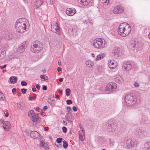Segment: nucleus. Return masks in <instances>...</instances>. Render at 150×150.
<instances>
[{
	"mask_svg": "<svg viewBox=\"0 0 150 150\" xmlns=\"http://www.w3.org/2000/svg\"><path fill=\"white\" fill-rule=\"evenodd\" d=\"M131 29L130 26L128 24L126 23H123L119 25L118 32L122 36L125 37L130 33Z\"/></svg>",
	"mask_w": 150,
	"mask_h": 150,
	"instance_id": "nucleus-1",
	"label": "nucleus"
},
{
	"mask_svg": "<svg viewBox=\"0 0 150 150\" xmlns=\"http://www.w3.org/2000/svg\"><path fill=\"white\" fill-rule=\"evenodd\" d=\"M117 125L118 124L115 122V119H111L105 123L104 128L108 131L113 132L116 129Z\"/></svg>",
	"mask_w": 150,
	"mask_h": 150,
	"instance_id": "nucleus-2",
	"label": "nucleus"
},
{
	"mask_svg": "<svg viewBox=\"0 0 150 150\" xmlns=\"http://www.w3.org/2000/svg\"><path fill=\"white\" fill-rule=\"evenodd\" d=\"M43 47L41 42L38 41H35L31 43L30 50L32 52L38 53L42 50Z\"/></svg>",
	"mask_w": 150,
	"mask_h": 150,
	"instance_id": "nucleus-3",
	"label": "nucleus"
},
{
	"mask_svg": "<svg viewBox=\"0 0 150 150\" xmlns=\"http://www.w3.org/2000/svg\"><path fill=\"white\" fill-rule=\"evenodd\" d=\"M136 97L131 94H128L125 96V100L126 104L129 106L134 104L136 102Z\"/></svg>",
	"mask_w": 150,
	"mask_h": 150,
	"instance_id": "nucleus-4",
	"label": "nucleus"
},
{
	"mask_svg": "<svg viewBox=\"0 0 150 150\" xmlns=\"http://www.w3.org/2000/svg\"><path fill=\"white\" fill-rule=\"evenodd\" d=\"M105 40L103 39L98 38L94 40L93 45L94 47L97 49L103 48L105 45Z\"/></svg>",
	"mask_w": 150,
	"mask_h": 150,
	"instance_id": "nucleus-5",
	"label": "nucleus"
},
{
	"mask_svg": "<svg viewBox=\"0 0 150 150\" xmlns=\"http://www.w3.org/2000/svg\"><path fill=\"white\" fill-rule=\"evenodd\" d=\"M15 27L17 32L23 33L25 32L26 29V25L23 23H16V22Z\"/></svg>",
	"mask_w": 150,
	"mask_h": 150,
	"instance_id": "nucleus-6",
	"label": "nucleus"
},
{
	"mask_svg": "<svg viewBox=\"0 0 150 150\" xmlns=\"http://www.w3.org/2000/svg\"><path fill=\"white\" fill-rule=\"evenodd\" d=\"M134 134L138 137H142L146 135V132L142 129L137 128L134 132Z\"/></svg>",
	"mask_w": 150,
	"mask_h": 150,
	"instance_id": "nucleus-7",
	"label": "nucleus"
},
{
	"mask_svg": "<svg viewBox=\"0 0 150 150\" xmlns=\"http://www.w3.org/2000/svg\"><path fill=\"white\" fill-rule=\"evenodd\" d=\"M117 87V84L114 82L109 83L106 86L105 90L108 91H113L115 90Z\"/></svg>",
	"mask_w": 150,
	"mask_h": 150,
	"instance_id": "nucleus-8",
	"label": "nucleus"
},
{
	"mask_svg": "<svg viewBox=\"0 0 150 150\" xmlns=\"http://www.w3.org/2000/svg\"><path fill=\"white\" fill-rule=\"evenodd\" d=\"M125 146L126 148L129 149L132 147H136V145L134 142L132 140L129 139L125 141Z\"/></svg>",
	"mask_w": 150,
	"mask_h": 150,
	"instance_id": "nucleus-9",
	"label": "nucleus"
},
{
	"mask_svg": "<svg viewBox=\"0 0 150 150\" xmlns=\"http://www.w3.org/2000/svg\"><path fill=\"white\" fill-rule=\"evenodd\" d=\"M27 45V44L26 42H23L21 44V45L18 49L17 52L18 54H21L23 52L25 51Z\"/></svg>",
	"mask_w": 150,
	"mask_h": 150,
	"instance_id": "nucleus-10",
	"label": "nucleus"
},
{
	"mask_svg": "<svg viewBox=\"0 0 150 150\" xmlns=\"http://www.w3.org/2000/svg\"><path fill=\"white\" fill-rule=\"evenodd\" d=\"M76 12V10L74 8H68L66 11V13L70 16H73Z\"/></svg>",
	"mask_w": 150,
	"mask_h": 150,
	"instance_id": "nucleus-11",
	"label": "nucleus"
},
{
	"mask_svg": "<svg viewBox=\"0 0 150 150\" xmlns=\"http://www.w3.org/2000/svg\"><path fill=\"white\" fill-rule=\"evenodd\" d=\"M123 11V7L121 6L118 5L114 8L113 12L115 13H121Z\"/></svg>",
	"mask_w": 150,
	"mask_h": 150,
	"instance_id": "nucleus-12",
	"label": "nucleus"
},
{
	"mask_svg": "<svg viewBox=\"0 0 150 150\" xmlns=\"http://www.w3.org/2000/svg\"><path fill=\"white\" fill-rule=\"evenodd\" d=\"M112 52L114 55L116 57H118L122 53L120 49L117 47L114 48L113 49Z\"/></svg>",
	"mask_w": 150,
	"mask_h": 150,
	"instance_id": "nucleus-13",
	"label": "nucleus"
},
{
	"mask_svg": "<svg viewBox=\"0 0 150 150\" xmlns=\"http://www.w3.org/2000/svg\"><path fill=\"white\" fill-rule=\"evenodd\" d=\"M40 135L39 133L35 131H33L30 133V137L35 139H37L40 137Z\"/></svg>",
	"mask_w": 150,
	"mask_h": 150,
	"instance_id": "nucleus-14",
	"label": "nucleus"
},
{
	"mask_svg": "<svg viewBox=\"0 0 150 150\" xmlns=\"http://www.w3.org/2000/svg\"><path fill=\"white\" fill-rule=\"evenodd\" d=\"M11 127L9 122L8 121L4 122L3 124V127L5 130H8Z\"/></svg>",
	"mask_w": 150,
	"mask_h": 150,
	"instance_id": "nucleus-15",
	"label": "nucleus"
},
{
	"mask_svg": "<svg viewBox=\"0 0 150 150\" xmlns=\"http://www.w3.org/2000/svg\"><path fill=\"white\" fill-rule=\"evenodd\" d=\"M132 68V65L129 64H124L122 65V68L127 71H130Z\"/></svg>",
	"mask_w": 150,
	"mask_h": 150,
	"instance_id": "nucleus-16",
	"label": "nucleus"
},
{
	"mask_svg": "<svg viewBox=\"0 0 150 150\" xmlns=\"http://www.w3.org/2000/svg\"><path fill=\"white\" fill-rule=\"evenodd\" d=\"M115 61L114 60H110L108 63V65L109 67L112 69H114L116 66V63H115Z\"/></svg>",
	"mask_w": 150,
	"mask_h": 150,
	"instance_id": "nucleus-17",
	"label": "nucleus"
},
{
	"mask_svg": "<svg viewBox=\"0 0 150 150\" xmlns=\"http://www.w3.org/2000/svg\"><path fill=\"white\" fill-rule=\"evenodd\" d=\"M88 0H77V2L82 5L85 6L88 5Z\"/></svg>",
	"mask_w": 150,
	"mask_h": 150,
	"instance_id": "nucleus-18",
	"label": "nucleus"
},
{
	"mask_svg": "<svg viewBox=\"0 0 150 150\" xmlns=\"http://www.w3.org/2000/svg\"><path fill=\"white\" fill-rule=\"evenodd\" d=\"M97 141L100 144H102L105 142V140L103 137H98L96 138Z\"/></svg>",
	"mask_w": 150,
	"mask_h": 150,
	"instance_id": "nucleus-19",
	"label": "nucleus"
},
{
	"mask_svg": "<svg viewBox=\"0 0 150 150\" xmlns=\"http://www.w3.org/2000/svg\"><path fill=\"white\" fill-rule=\"evenodd\" d=\"M17 106L18 108L20 109L23 110L25 108V104L21 102L17 103Z\"/></svg>",
	"mask_w": 150,
	"mask_h": 150,
	"instance_id": "nucleus-20",
	"label": "nucleus"
},
{
	"mask_svg": "<svg viewBox=\"0 0 150 150\" xmlns=\"http://www.w3.org/2000/svg\"><path fill=\"white\" fill-rule=\"evenodd\" d=\"M4 37L6 40H9L12 38L13 36L12 34L7 33L4 35Z\"/></svg>",
	"mask_w": 150,
	"mask_h": 150,
	"instance_id": "nucleus-21",
	"label": "nucleus"
},
{
	"mask_svg": "<svg viewBox=\"0 0 150 150\" xmlns=\"http://www.w3.org/2000/svg\"><path fill=\"white\" fill-rule=\"evenodd\" d=\"M31 120L33 122H37L39 119V116L37 114H35L32 116V117H30Z\"/></svg>",
	"mask_w": 150,
	"mask_h": 150,
	"instance_id": "nucleus-22",
	"label": "nucleus"
},
{
	"mask_svg": "<svg viewBox=\"0 0 150 150\" xmlns=\"http://www.w3.org/2000/svg\"><path fill=\"white\" fill-rule=\"evenodd\" d=\"M42 3V0H37L34 3V4L37 7H39Z\"/></svg>",
	"mask_w": 150,
	"mask_h": 150,
	"instance_id": "nucleus-23",
	"label": "nucleus"
},
{
	"mask_svg": "<svg viewBox=\"0 0 150 150\" xmlns=\"http://www.w3.org/2000/svg\"><path fill=\"white\" fill-rule=\"evenodd\" d=\"M10 81L11 82L13 83H14L17 82V78L16 76H12L10 78Z\"/></svg>",
	"mask_w": 150,
	"mask_h": 150,
	"instance_id": "nucleus-24",
	"label": "nucleus"
},
{
	"mask_svg": "<svg viewBox=\"0 0 150 150\" xmlns=\"http://www.w3.org/2000/svg\"><path fill=\"white\" fill-rule=\"evenodd\" d=\"M144 145V148L145 150H150V142H146Z\"/></svg>",
	"mask_w": 150,
	"mask_h": 150,
	"instance_id": "nucleus-25",
	"label": "nucleus"
},
{
	"mask_svg": "<svg viewBox=\"0 0 150 150\" xmlns=\"http://www.w3.org/2000/svg\"><path fill=\"white\" fill-rule=\"evenodd\" d=\"M27 21H28V20L26 18H21L18 19L16 22V23H23V22H26Z\"/></svg>",
	"mask_w": 150,
	"mask_h": 150,
	"instance_id": "nucleus-26",
	"label": "nucleus"
},
{
	"mask_svg": "<svg viewBox=\"0 0 150 150\" xmlns=\"http://www.w3.org/2000/svg\"><path fill=\"white\" fill-rule=\"evenodd\" d=\"M55 26L56 27H54L55 31H54V32L57 33L60 31V28L57 23H55Z\"/></svg>",
	"mask_w": 150,
	"mask_h": 150,
	"instance_id": "nucleus-27",
	"label": "nucleus"
},
{
	"mask_svg": "<svg viewBox=\"0 0 150 150\" xmlns=\"http://www.w3.org/2000/svg\"><path fill=\"white\" fill-rule=\"evenodd\" d=\"M115 80L116 82L118 83H121L123 81L122 78L120 76H117L115 79Z\"/></svg>",
	"mask_w": 150,
	"mask_h": 150,
	"instance_id": "nucleus-28",
	"label": "nucleus"
},
{
	"mask_svg": "<svg viewBox=\"0 0 150 150\" xmlns=\"http://www.w3.org/2000/svg\"><path fill=\"white\" fill-rule=\"evenodd\" d=\"M105 57V55L103 54H100L97 56L96 60H99L103 59Z\"/></svg>",
	"mask_w": 150,
	"mask_h": 150,
	"instance_id": "nucleus-29",
	"label": "nucleus"
},
{
	"mask_svg": "<svg viewBox=\"0 0 150 150\" xmlns=\"http://www.w3.org/2000/svg\"><path fill=\"white\" fill-rule=\"evenodd\" d=\"M48 103L50 104L52 106H53L55 104L54 100H51L50 98H48L47 100Z\"/></svg>",
	"mask_w": 150,
	"mask_h": 150,
	"instance_id": "nucleus-30",
	"label": "nucleus"
},
{
	"mask_svg": "<svg viewBox=\"0 0 150 150\" xmlns=\"http://www.w3.org/2000/svg\"><path fill=\"white\" fill-rule=\"evenodd\" d=\"M34 115H35V113H34V111L33 110H30L28 112V115L30 118L32 117Z\"/></svg>",
	"mask_w": 150,
	"mask_h": 150,
	"instance_id": "nucleus-31",
	"label": "nucleus"
},
{
	"mask_svg": "<svg viewBox=\"0 0 150 150\" xmlns=\"http://www.w3.org/2000/svg\"><path fill=\"white\" fill-rule=\"evenodd\" d=\"M71 93V90L69 88H67L65 90V94L67 96L70 95Z\"/></svg>",
	"mask_w": 150,
	"mask_h": 150,
	"instance_id": "nucleus-32",
	"label": "nucleus"
},
{
	"mask_svg": "<svg viewBox=\"0 0 150 150\" xmlns=\"http://www.w3.org/2000/svg\"><path fill=\"white\" fill-rule=\"evenodd\" d=\"M92 63L91 61H88L86 62V64L87 67H90L92 66L91 64V63Z\"/></svg>",
	"mask_w": 150,
	"mask_h": 150,
	"instance_id": "nucleus-33",
	"label": "nucleus"
},
{
	"mask_svg": "<svg viewBox=\"0 0 150 150\" xmlns=\"http://www.w3.org/2000/svg\"><path fill=\"white\" fill-rule=\"evenodd\" d=\"M63 147L64 149H66L68 146V144L67 141L64 140L63 141Z\"/></svg>",
	"mask_w": 150,
	"mask_h": 150,
	"instance_id": "nucleus-34",
	"label": "nucleus"
},
{
	"mask_svg": "<svg viewBox=\"0 0 150 150\" xmlns=\"http://www.w3.org/2000/svg\"><path fill=\"white\" fill-rule=\"evenodd\" d=\"M40 77L41 79H44L45 80H47L48 79V76L44 75H41Z\"/></svg>",
	"mask_w": 150,
	"mask_h": 150,
	"instance_id": "nucleus-35",
	"label": "nucleus"
},
{
	"mask_svg": "<svg viewBox=\"0 0 150 150\" xmlns=\"http://www.w3.org/2000/svg\"><path fill=\"white\" fill-rule=\"evenodd\" d=\"M63 139L62 138H58L57 139V143L59 144L62 142Z\"/></svg>",
	"mask_w": 150,
	"mask_h": 150,
	"instance_id": "nucleus-36",
	"label": "nucleus"
},
{
	"mask_svg": "<svg viewBox=\"0 0 150 150\" xmlns=\"http://www.w3.org/2000/svg\"><path fill=\"white\" fill-rule=\"evenodd\" d=\"M33 95H34V96H33V97L29 96L28 97L29 100H31L33 99H35L36 98V95L35 94H33Z\"/></svg>",
	"mask_w": 150,
	"mask_h": 150,
	"instance_id": "nucleus-37",
	"label": "nucleus"
},
{
	"mask_svg": "<svg viewBox=\"0 0 150 150\" xmlns=\"http://www.w3.org/2000/svg\"><path fill=\"white\" fill-rule=\"evenodd\" d=\"M21 85L23 86H26L27 85V83L24 81H22L21 82Z\"/></svg>",
	"mask_w": 150,
	"mask_h": 150,
	"instance_id": "nucleus-38",
	"label": "nucleus"
},
{
	"mask_svg": "<svg viewBox=\"0 0 150 150\" xmlns=\"http://www.w3.org/2000/svg\"><path fill=\"white\" fill-rule=\"evenodd\" d=\"M0 100H4V96L3 93H0Z\"/></svg>",
	"mask_w": 150,
	"mask_h": 150,
	"instance_id": "nucleus-39",
	"label": "nucleus"
},
{
	"mask_svg": "<svg viewBox=\"0 0 150 150\" xmlns=\"http://www.w3.org/2000/svg\"><path fill=\"white\" fill-rule=\"evenodd\" d=\"M79 139L82 142L83 141V139L81 133H79Z\"/></svg>",
	"mask_w": 150,
	"mask_h": 150,
	"instance_id": "nucleus-40",
	"label": "nucleus"
},
{
	"mask_svg": "<svg viewBox=\"0 0 150 150\" xmlns=\"http://www.w3.org/2000/svg\"><path fill=\"white\" fill-rule=\"evenodd\" d=\"M27 91V90L26 88H22L21 89V91L23 94H25L26 93Z\"/></svg>",
	"mask_w": 150,
	"mask_h": 150,
	"instance_id": "nucleus-41",
	"label": "nucleus"
},
{
	"mask_svg": "<svg viewBox=\"0 0 150 150\" xmlns=\"http://www.w3.org/2000/svg\"><path fill=\"white\" fill-rule=\"evenodd\" d=\"M54 27H56L55 26V24L53 25L52 24H51V29L52 31L53 32H54V31H55Z\"/></svg>",
	"mask_w": 150,
	"mask_h": 150,
	"instance_id": "nucleus-42",
	"label": "nucleus"
},
{
	"mask_svg": "<svg viewBox=\"0 0 150 150\" xmlns=\"http://www.w3.org/2000/svg\"><path fill=\"white\" fill-rule=\"evenodd\" d=\"M70 114H71V113L69 112H68L66 114L65 116V118L67 119H68L69 118L68 116ZM67 121L69 122L70 121L69 120H68Z\"/></svg>",
	"mask_w": 150,
	"mask_h": 150,
	"instance_id": "nucleus-43",
	"label": "nucleus"
},
{
	"mask_svg": "<svg viewBox=\"0 0 150 150\" xmlns=\"http://www.w3.org/2000/svg\"><path fill=\"white\" fill-rule=\"evenodd\" d=\"M47 145L46 144H45V142H43L42 141H41L40 143V145L41 146H42L43 147H45V145Z\"/></svg>",
	"mask_w": 150,
	"mask_h": 150,
	"instance_id": "nucleus-44",
	"label": "nucleus"
},
{
	"mask_svg": "<svg viewBox=\"0 0 150 150\" xmlns=\"http://www.w3.org/2000/svg\"><path fill=\"white\" fill-rule=\"evenodd\" d=\"M66 102L68 105H70L72 103V101L70 100H66Z\"/></svg>",
	"mask_w": 150,
	"mask_h": 150,
	"instance_id": "nucleus-45",
	"label": "nucleus"
},
{
	"mask_svg": "<svg viewBox=\"0 0 150 150\" xmlns=\"http://www.w3.org/2000/svg\"><path fill=\"white\" fill-rule=\"evenodd\" d=\"M136 45L135 44V42H133L131 44V47H134Z\"/></svg>",
	"mask_w": 150,
	"mask_h": 150,
	"instance_id": "nucleus-46",
	"label": "nucleus"
},
{
	"mask_svg": "<svg viewBox=\"0 0 150 150\" xmlns=\"http://www.w3.org/2000/svg\"><path fill=\"white\" fill-rule=\"evenodd\" d=\"M63 132L65 133L67 132V128L66 127H63L62 128Z\"/></svg>",
	"mask_w": 150,
	"mask_h": 150,
	"instance_id": "nucleus-47",
	"label": "nucleus"
},
{
	"mask_svg": "<svg viewBox=\"0 0 150 150\" xmlns=\"http://www.w3.org/2000/svg\"><path fill=\"white\" fill-rule=\"evenodd\" d=\"M42 89L44 91H46L47 89V86H45V85H43L42 86Z\"/></svg>",
	"mask_w": 150,
	"mask_h": 150,
	"instance_id": "nucleus-48",
	"label": "nucleus"
},
{
	"mask_svg": "<svg viewBox=\"0 0 150 150\" xmlns=\"http://www.w3.org/2000/svg\"><path fill=\"white\" fill-rule=\"evenodd\" d=\"M67 110L68 112H69L70 111H72L71 109L70 106H67Z\"/></svg>",
	"mask_w": 150,
	"mask_h": 150,
	"instance_id": "nucleus-49",
	"label": "nucleus"
},
{
	"mask_svg": "<svg viewBox=\"0 0 150 150\" xmlns=\"http://www.w3.org/2000/svg\"><path fill=\"white\" fill-rule=\"evenodd\" d=\"M55 145L57 146L58 147V148H62V144H55Z\"/></svg>",
	"mask_w": 150,
	"mask_h": 150,
	"instance_id": "nucleus-50",
	"label": "nucleus"
},
{
	"mask_svg": "<svg viewBox=\"0 0 150 150\" xmlns=\"http://www.w3.org/2000/svg\"><path fill=\"white\" fill-rule=\"evenodd\" d=\"M134 86L135 87H137L139 86V85L138 83L135 82L134 83Z\"/></svg>",
	"mask_w": 150,
	"mask_h": 150,
	"instance_id": "nucleus-51",
	"label": "nucleus"
},
{
	"mask_svg": "<svg viewBox=\"0 0 150 150\" xmlns=\"http://www.w3.org/2000/svg\"><path fill=\"white\" fill-rule=\"evenodd\" d=\"M72 109L74 111H76L77 110V109L76 107L75 106H74L73 107Z\"/></svg>",
	"mask_w": 150,
	"mask_h": 150,
	"instance_id": "nucleus-52",
	"label": "nucleus"
},
{
	"mask_svg": "<svg viewBox=\"0 0 150 150\" xmlns=\"http://www.w3.org/2000/svg\"><path fill=\"white\" fill-rule=\"evenodd\" d=\"M105 4H108L109 2V0H103Z\"/></svg>",
	"mask_w": 150,
	"mask_h": 150,
	"instance_id": "nucleus-53",
	"label": "nucleus"
},
{
	"mask_svg": "<svg viewBox=\"0 0 150 150\" xmlns=\"http://www.w3.org/2000/svg\"><path fill=\"white\" fill-rule=\"evenodd\" d=\"M36 88L38 89L39 90L40 88V85L38 84H36Z\"/></svg>",
	"mask_w": 150,
	"mask_h": 150,
	"instance_id": "nucleus-54",
	"label": "nucleus"
},
{
	"mask_svg": "<svg viewBox=\"0 0 150 150\" xmlns=\"http://www.w3.org/2000/svg\"><path fill=\"white\" fill-rule=\"evenodd\" d=\"M44 147L45 149L48 150L49 149L48 146L47 144L46 145H45V147Z\"/></svg>",
	"mask_w": 150,
	"mask_h": 150,
	"instance_id": "nucleus-55",
	"label": "nucleus"
},
{
	"mask_svg": "<svg viewBox=\"0 0 150 150\" xmlns=\"http://www.w3.org/2000/svg\"><path fill=\"white\" fill-rule=\"evenodd\" d=\"M47 108V107L46 106H45L43 108V110L44 111H45L46 110Z\"/></svg>",
	"mask_w": 150,
	"mask_h": 150,
	"instance_id": "nucleus-56",
	"label": "nucleus"
},
{
	"mask_svg": "<svg viewBox=\"0 0 150 150\" xmlns=\"http://www.w3.org/2000/svg\"><path fill=\"white\" fill-rule=\"evenodd\" d=\"M6 64H5V65H4V66H2V67H0V68L1 69H3L4 68H6Z\"/></svg>",
	"mask_w": 150,
	"mask_h": 150,
	"instance_id": "nucleus-57",
	"label": "nucleus"
},
{
	"mask_svg": "<svg viewBox=\"0 0 150 150\" xmlns=\"http://www.w3.org/2000/svg\"><path fill=\"white\" fill-rule=\"evenodd\" d=\"M57 70L58 72H59L62 71V69L60 67H58L57 68Z\"/></svg>",
	"mask_w": 150,
	"mask_h": 150,
	"instance_id": "nucleus-58",
	"label": "nucleus"
},
{
	"mask_svg": "<svg viewBox=\"0 0 150 150\" xmlns=\"http://www.w3.org/2000/svg\"><path fill=\"white\" fill-rule=\"evenodd\" d=\"M61 61H58V64L59 66V67H61Z\"/></svg>",
	"mask_w": 150,
	"mask_h": 150,
	"instance_id": "nucleus-59",
	"label": "nucleus"
},
{
	"mask_svg": "<svg viewBox=\"0 0 150 150\" xmlns=\"http://www.w3.org/2000/svg\"><path fill=\"white\" fill-rule=\"evenodd\" d=\"M32 91L34 92L36 91V88L34 87L32 88Z\"/></svg>",
	"mask_w": 150,
	"mask_h": 150,
	"instance_id": "nucleus-60",
	"label": "nucleus"
},
{
	"mask_svg": "<svg viewBox=\"0 0 150 150\" xmlns=\"http://www.w3.org/2000/svg\"><path fill=\"white\" fill-rule=\"evenodd\" d=\"M16 91V89L15 88H13L12 89V92L13 93L15 92V91Z\"/></svg>",
	"mask_w": 150,
	"mask_h": 150,
	"instance_id": "nucleus-61",
	"label": "nucleus"
},
{
	"mask_svg": "<svg viewBox=\"0 0 150 150\" xmlns=\"http://www.w3.org/2000/svg\"><path fill=\"white\" fill-rule=\"evenodd\" d=\"M63 79L62 78H60L59 79V81L60 82H62L63 81Z\"/></svg>",
	"mask_w": 150,
	"mask_h": 150,
	"instance_id": "nucleus-62",
	"label": "nucleus"
},
{
	"mask_svg": "<svg viewBox=\"0 0 150 150\" xmlns=\"http://www.w3.org/2000/svg\"><path fill=\"white\" fill-rule=\"evenodd\" d=\"M40 109V108H39V107H37L35 108V110L37 111H39Z\"/></svg>",
	"mask_w": 150,
	"mask_h": 150,
	"instance_id": "nucleus-63",
	"label": "nucleus"
},
{
	"mask_svg": "<svg viewBox=\"0 0 150 150\" xmlns=\"http://www.w3.org/2000/svg\"><path fill=\"white\" fill-rule=\"evenodd\" d=\"M55 98H59V95H56V94H55Z\"/></svg>",
	"mask_w": 150,
	"mask_h": 150,
	"instance_id": "nucleus-64",
	"label": "nucleus"
}]
</instances>
